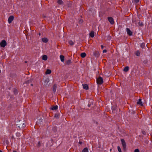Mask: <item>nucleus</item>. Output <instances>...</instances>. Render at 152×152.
<instances>
[{"label": "nucleus", "instance_id": "1", "mask_svg": "<svg viewBox=\"0 0 152 152\" xmlns=\"http://www.w3.org/2000/svg\"><path fill=\"white\" fill-rule=\"evenodd\" d=\"M121 142L122 145L123 150L124 151L126 152L127 150L126 143L123 139H121Z\"/></svg>", "mask_w": 152, "mask_h": 152}, {"label": "nucleus", "instance_id": "2", "mask_svg": "<svg viewBox=\"0 0 152 152\" xmlns=\"http://www.w3.org/2000/svg\"><path fill=\"white\" fill-rule=\"evenodd\" d=\"M96 82L97 84L101 85L103 83V80L102 78L99 76L98 78L96 79Z\"/></svg>", "mask_w": 152, "mask_h": 152}, {"label": "nucleus", "instance_id": "3", "mask_svg": "<svg viewBox=\"0 0 152 152\" xmlns=\"http://www.w3.org/2000/svg\"><path fill=\"white\" fill-rule=\"evenodd\" d=\"M93 55L95 57L98 58L100 56V53L98 51L95 50L93 52Z\"/></svg>", "mask_w": 152, "mask_h": 152}, {"label": "nucleus", "instance_id": "4", "mask_svg": "<svg viewBox=\"0 0 152 152\" xmlns=\"http://www.w3.org/2000/svg\"><path fill=\"white\" fill-rule=\"evenodd\" d=\"M7 45V43L5 40H3L0 43V45L3 48H4Z\"/></svg>", "mask_w": 152, "mask_h": 152}, {"label": "nucleus", "instance_id": "5", "mask_svg": "<svg viewBox=\"0 0 152 152\" xmlns=\"http://www.w3.org/2000/svg\"><path fill=\"white\" fill-rule=\"evenodd\" d=\"M111 24H113L114 23V21L113 18L111 17H108L107 18Z\"/></svg>", "mask_w": 152, "mask_h": 152}, {"label": "nucleus", "instance_id": "6", "mask_svg": "<svg viewBox=\"0 0 152 152\" xmlns=\"http://www.w3.org/2000/svg\"><path fill=\"white\" fill-rule=\"evenodd\" d=\"M14 19V17L12 15L10 16L8 19V22L9 23H12V21Z\"/></svg>", "mask_w": 152, "mask_h": 152}, {"label": "nucleus", "instance_id": "7", "mask_svg": "<svg viewBox=\"0 0 152 152\" xmlns=\"http://www.w3.org/2000/svg\"><path fill=\"white\" fill-rule=\"evenodd\" d=\"M88 107H90L91 105H93L94 104V100L93 99H90L88 101Z\"/></svg>", "mask_w": 152, "mask_h": 152}, {"label": "nucleus", "instance_id": "8", "mask_svg": "<svg viewBox=\"0 0 152 152\" xmlns=\"http://www.w3.org/2000/svg\"><path fill=\"white\" fill-rule=\"evenodd\" d=\"M126 31L127 32V34L129 36H132L133 34V32L130 31V29L128 28H126Z\"/></svg>", "mask_w": 152, "mask_h": 152}, {"label": "nucleus", "instance_id": "9", "mask_svg": "<svg viewBox=\"0 0 152 152\" xmlns=\"http://www.w3.org/2000/svg\"><path fill=\"white\" fill-rule=\"evenodd\" d=\"M142 99H139L138 101L137 102V104L138 105H140V106H142L143 105L141 101Z\"/></svg>", "mask_w": 152, "mask_h": 152}, {"label": "nucleus", "instance_id": "10", "mask_svg": "<svg viewBox=\"0 0 152 152\" xmlns=\"http://www.w3.org/2000/svg\"><path fill=\"white\" fill-rule=\"evenodd\" d=\"M82 86H83V88L84 89H85L86 90H87L89 89L88 85L86 84H83Z\"/></svg>", "mask_w": 152, "mask_h": 152}, {"label": "nucleus", "instance_id": "11", "mask_svg": "<svg viewBox=\"0 0 152 152\" xmlns=\"http://www.w3.org/2000/svg\"><path fill=\"white\" fill-rule=\"evenodd\" d=\"M57 88V85L56 84H54L53 86V93H55L56 90Z\"/></svg>", "mask_w": 152, "mask_h": 152}, {"label": "nucleus", "instance_id": "12", "mask_svg": "<svg viewBox=\"0 0 152 152\" xmlns=\"http://www.w3.org/2000/svg\"><path fill=\"white\" fill-rule=\"evenodd\" d=\"M58 108V106L57 105L53 106L51 108V109L52 110H56Z\"/></svg>", "mask_w": 152, "mask_h": 152}, {"label": "nucleus", "instance_id": "13", "mask_svg": "<svg viewBox=\"0 0 152 152\" xmlns=\"http://www.w3.org/2000/svg\"><path fill=\"white\" fill-rule=\"evenodd\" d=\"M42 41L45 43H47L48 41V38L46 37L42 38Z\"/></svg>", "mask_w": 152, "mask_h": 152}, {"label": "nucleus", "instance_id": "14", "mask_svg": "<svg viewBox=\"0 0 152 152\" xmlns=\"http://www.w3.org/2000/svg\"><path fill=\"white\" fill-rule=\"evenodd\" d=\"M49 82V80H45L44 81V85L46 86H47V85L48 86V83Z\"/></svg>", "mask_w": 152, "mask_h": 152}, {"label": "nucleus", "instance_id": "15", "mask_svg": "<svg viewBox=\"0 0 152 152\" xmlns=\"http://www.w3.org/2000/svg\"><path fill=\"white\" fill-rule=\"evenodd\" d=\"M72 63L71 61L70 60H69L67 61H65L66 64L69 65L70 64Z\"/></svg>", "mask_w": 152, "mask_h": 152}, {"label": "nucleus", "instance_id": "16", "mask_svg": "<svg viewBox=\"0 0 152 152\" xmlns=\"http://www.w3.org/2000/svg\"><path fill=\"white\" fill-rule=\"evenodd\" d=\"M90 36L92 38H93L94 36V32L91 31L89 34Z\"/></svg>", "mask_w": 152, "mask_h": 152}, {"label": "nucleus", "instance_id": "17", "mask_svg": "<svg viewBox=\"0 0 152 152\" xmlns=\"http://www.w3.org/2000/svg\"><path fill=\"white\" fill-rule=\"evenodd\" d=\"M60 57L61 60L62 62H64V56L63 55H60Z\"/></svg>", "mask_w": 152, "mask_h": 152}, {"label": "nucleus", "instance_id": "18", "mask_svg": "<svg viewBox=\"0 0 152 152\" xmlns=\"http://www.w3.org/2000/svg\"><path fill=\"white\" fill-rule=\"evenodd\" d=\"M48 59V57L47 55H44L42 57V59L43 60L45 61H46Z\"/></svg>", "mask_w": 152, "mask_h": 152}, {"label": "nucleus", "instance_id": "19", "mask_svg": "<svg viewBox=\"0 0 152 152\" xmlns=\"http://www.w3.org/2000/svg\"><path fill=\"white\" fill-rule=\"evenodd\" d=\"M129 68L128 66L125 67L123 70L124 72H127L129 70Z\"/></svg>", "mask_w": 152, "mask_h": 152}, {"label": "nucleus", "instance_id": "20", "mask_svg": "<svg viewBox=\"0 0 152 152\" xmlns=\"http://www.w3.org/2000/svg\"><path fill=\"white\" fill-rule=\"evenodd\" d=\"M57 127L56 126H54L52 129V130L54 132H56L57 131Z\"/></svg>", "mask_w": 152, "mask_h": 152}, {"label": "nucleus", "instance_id": "21", "mask_svg": "<svg viewBox=\"0 0 152 152\" xmlns=\"http://www.w3.org/2000/svg\"><path fill=\"white\" fill-rule=\"evenodd\" d=\"M51 72V71L50 69H47L45 72V74H50Z\"/></svg>", "mask_w": 152, "mask_h": 152}, {"label": "nucleus", "instance_id": "22", "mask_svg": "<svg viewBox=\"0 0 152 152\" xmlns=\"http://www.w3.org/2000/svg\"><path fill=\"white\" fill-rule=\"evenodd\" d=\"M58 4L60 5H63V2L62 0H58L57 1Z\"/></svg>", "mask_w": 152, "mask_h": 152}, {"label": "nucleus", "instance_id": "23", "mask_svg": "<svg viewBox=\"0 0 152 152\" xmlns=\"http://www.w3.org/2000/svg\"><path fill=\"white\" fill-rule=\"evenodd\" d=\"M80 56L81 57L84 58L86 56V54L85 53H83L80 54Z\"/></svg>", "mask_w": 152, "mask_h": 152}, {"label": "nucleus", "instance_id": "24", "mask_svg": "<svg viewBox=\"0 0 152 152\" xmlns=\"http://www.w3.org/2000/svg\"><path fill=\"white\" fill-rule=\"evenodd\" d=\"M88 150L87 148H85L82 151V152H88Z\"/></svg>", "mask_w": 152, "mask_h": 152}, {"label": "nucleus", "instance_id": "25", "mask_svg": "<svg viewBox=\"0 0 152 152\" xmlns=\"http://www.w3.org/2000/svg\"><path fill=\"white\" fill-rule=\"evenodd\" d=\"M59 117H60L59 114H58V113L56 114L54 116V117L55 118H56L57 119L59 118Z\"/></svg>", "mask_w": 152, "mask_h": 152}, {"label": "nucleus", "instance_id": "26", "mask_svg": "<svg viewBox=\"0 0 152 152\" xmlns=\"http://www.w3.org/2000/svg\"><path fill=\"white\" fill-rule=\"evenodd\" d=\"M68 42L69 44L71 45H73L74 44L72 40H69Z\"/></svg>", "mask_w": 152, "mask_h": 152}, {"label": "nucleus", "instance_id": "27", "mask_svg": "<svg viewBox=\"0 0 152 152\" xmlns=\"http://www.w3.org/2000/svg\"><path fill=\"white\" fill-rule=\"evenodd\" d=\"M145 43H142L140 45V46L142 48H143L145 47Z\"/></svg>", "mask_w": 152, "mask_h": 152}, {"label": "nucleus", "instance_id": "28", "mask_svg": "<svg viewBox=\"0 0 152 152\" xmlns=\"http://www.w3.org/2000/svg\"><path fill=\"white\" fill-rule=\"evenodd\" d=\"M13 92L15 94H18V92L17 90L16 89H14Z\"/></svg>", "mask_w": 152, "mask_h": 152}, {"label": "nucleus", "instance_id": "29", "mask_svg": "<svg viewBox=\"0 0 152 152\" xmlns=\"http://www.w3.org/2000/svg\"><path fill=\"white\" fill-rule=\"evenodd\" d=\"M135 55L137 56H139L140 55V52L138 50L136 51L135 53Z\"/></svg>", "mask_w": 152, "mask_h": 152}, {"label": "nucleus", "instance_id": "30", "mask_svg": "<svg viewBox=\"0 0 152 152\" xmlns=\"http://www.w3.org/2000/svg\"><path fill=\"white\" fill-rule=\"evenodd\" d=\"M32 80H27V81H26V84H28L29 83H30L32 82Z\"/></svg>", "mask_w": 152, "mask_h": 152}, {"label": "nucleus", "instance_id": "31", "mask_svg": "<svg viewBox=\"0 0 152 152\" xmlns=\"http://www.w3.org/2000/svg\"><path fill=\"white\" fill-rule=\"evenodd\" d=\"M117 148L119 152H122L121 149L119 146H118Z\"/></svg>", "mask_w": 152, "mask_h": 152}, {"label": "nucleus", "instance_id": "32", "mask_svg": "<svg viewBox=\"0 0 152 152\" xmlns=\"http://www.w3.org/2000/svg\"><path fill=\"white\" fill-rule=\"evenodd\" d=\"M142 133L143 134L145 135H146V133L145 132V131H144V130H142Z\"/></svg>", "mask_w": 152, "mask_h": 152}, {"label": "nucleus", "instance_id": "33", "mask_svg": "<svg viewBox=\"0 0 152 152\" xmlns=\"http://www.w3.org/2000/svg\"><path fill=\"white\" fill-rule=\"evenodd\" d=\"M40 145H41L40 142V141H39L38 143L37 147H39L40 146Z\"/></svg>", "mask_w": 152, "mask_h": 152}, {"label": "nucleus", "instance_id": "34", "mask_svg": "<svg viewBox=\"0 0 152 152\" xmlns=\"http://www.w3.org/2000/svg\"><path fill=\"white\" fill-rule=\"evenodd\" d=\"M139 150L138 149H135L134 152H139Z\"/></svg>", "mask_w": 152, "mask_h": 152}, {"label": "nucleus", "instance_id": "35", "mask_svg": "<svg viewBox=\"0 0 152 152\" xmlns=\"http://www.w3.org/2000/svg\"><path fill=\"white\" fill-rule=\"evenodd\" d=\"M138 24L140 26H142L143 25V24L142 23H140V22H139Z\"/></svg>", "mask_w": 152, "mask_h": 152}, {"label": "nucleus", "instance_id": "36", "mask_svg": "<svg viewBox=\"0 0 152 152\" xmlns=\"http://www.w3.org/2000/svg\"><path fill=\"white\" fill-rule=\"evenodd\" d=\"M147 62H148L147 60H144L143 61V63L145 64H147Z\"/></svg>", "mask_w": 152, "mask_h": 152}, {"label": "nucleus", "instance_id": "37", "mask_svg": "<svg viewBox=\"0 0 152 152\" xmlns=\"http://www.w3.org/2000/svg\"><path fill=\"white\" fill-rule=\"evenodd\" d=\"M26 126V125H25V124L24 123H23L22 125L21 126L22 127V128H24V127H25Z\"/></svg>", "mask_w": 152, "mask_h": 152}, {"label": "nucleus", "instance_id": "38", "mask_svg": "<svg viewBox=\"0 0 152 152\" xmlns=\"http://www.w3.org/2000/svg\"><path fill=\"white\" fill-rule=\"evenodd\" d=\"M140 0H134V1L136 3H137L138 2H139Z\"/></svg>", "mask_w": 152, "mask_h": 152}, {"label": "nucleus", "instance_id": "39", "mask_svg": "<svg viewBox=\"0 0 152 152\" xmlns=\"http://www.w3.org/2000/svg\"><path fill=\"white\" fill-rule=\"evenodd\" d=\"M107 52V50H105V49L103 50V53H106Z\"/></svg>", "mask_w": 152, "mask_h": 152}, {"label": "nucleus", "instance_id": "40", "mask_svg": "<svg viewBox=\"0 0 152 152\" xmlns=\"http://www.w3.org/2000/svg\"><path fill=\"white\" fill-rule=\"evenodd\" d=\"M101 49H103L104 48V47L103 45H101Z\"/></svg>", "mask_w": 152, "mask_h": 152}, {"label": "nucleus", "instance_id": "41", "mask_svg": "<svg viewBox=\"0 0 152 152\" xmlns=\"http://www.w3.org/2000/svg\"><path fill=\"white\" fill-rule=\"evenodd\" d=\"M83 143V142H82V141H79V143L80 145H81V144H82Z\"/></svg>", "mask_w": 152, "mask_h": 152}, {"label": "nucleus", "instance_id": "42", "mask_svg": "<svg viewBox=\"0 0 152 152\" xmlns=\"http://www.w3.org/2000/svg\"><path fill=\"white\" fill-rule=\"evenodd\" d=\"M71 4H70L68 6V7H71Z\"/></svg>", "mask_w": 152, "mask_h": 152}, {"label": "nucleus", "instance_id": "43", "mask_svg": "<svg viewBox=\"0 0 152 152\" xmlns=\"http://www.w3.org/2000/svg\"><path fill=\"white\" fill-rule=\"evenodd\" d=\"M39 35L40 36L41 35V33H39Z\"/></svg>", "mask_w": 152, "mask_h": 152}, {"label": "nucleus", "instance_id": "44", "mask_svg": "<svg viewBox=\"0 0 152 152\" xmlns=\"http://www.w3.org/2000/svg\"><path fill=\"white\" fill-rule=\"evenodd\" d=\"M12 152H17L16 151H14Z\"/></svg>", "mask_w": 152, "mask_h": 152}, {"label": "nucleus", "instance_id": "45", "mask_svg": "<svg viewBox=\"0 0 152 152\" xmlns=\"http://www.w3.org/2000/svg\"><path fill=\"white\" fill-rule=\"evenodd\" d=\"M31 86H33V84H31Z\"/></svg>", "mask_w": 152, "mask_h": 152}, {"label": "nucleus", "instance_id": "46", "mask_svg": "<svg viewBox=\"0 0 152 152\" xmlns=\"http://www.w3.org/2000/svg\"><path fill=\"white\" fill-rule=\"evenodd\" d=\"M1 70H0V73H1Z\"/></svg>", "mask_w": 152, "mask_h": 152}, {"label": "nucleus", "instance_id": "47", "mask_svg": "<svg viewBox=\"0 0 152 152\" xmlns=\"http://www.w3.org/2000/svg\"><path fill=\"white\" fill-rule=\"evenodd\" d=\"M0 152H2V151L1 150H0Z\"/></svg>", "mask_w": 152, "mask_h": 152}, {"label": "nucleus", "instance_id": "48", "mask_svg": "<svg viewBox=\"0 0 152 152\" xmlns=\"http://www.w3.org/2000/svg\"><path fill=\"white\" fill-rule=\"evenodd\" d=\"M25 63H27V61H25Z\"/></svg>", "mask_w": 152, "mask_h": 152}, {"label": "nucleus", "instance_id": "49", "mask_svg": "<svg viewBox=\"0 0 152 152\" xmlns=\"http://www.w3.org/2000/svg\"><path fill=\"white\" fill-rule=\"evenodd\" d=\"M12 138H13V136H12Z\"/></svg>", "mask_w": 152, "mask_h": 152}]
</instances>
